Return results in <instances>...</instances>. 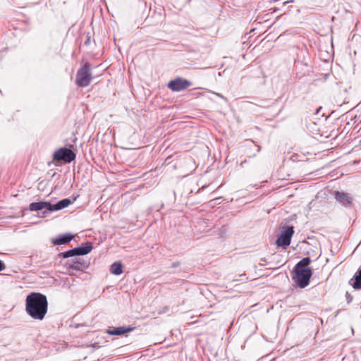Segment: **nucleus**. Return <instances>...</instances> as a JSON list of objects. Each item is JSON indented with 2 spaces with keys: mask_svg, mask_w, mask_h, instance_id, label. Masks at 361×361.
<instances>
[{
  "mask_svg": "<svg viewBox=\"0 0 361 361\" xmlns=\"http://www.w3.org/2000/svg\"><path fill=\"white\" fill-rule=\"evenodd\" d=\"M334 197L339 203L344 206L351 204L353 200L350 194L338 191L334 192Z\"/></svg>",
  "mask_w": 361,
  "mask_h": 361,
  "instance_id": "nucleus-8",
  "label": "nucleus"
},
{
  "mask_svg": "<svg viewBox=\"0 0 361 361\" xmlns=\"http://www.w3.org/2000/svg\"><path fill=\"white\" fill-rule=\"evenodd\" d=\"M256 30V28H252L251 30L252 31H255Z\"/></svg>",
  "mask_w": 361,
  "mask_h": 361,
  "instance_id": "nucleus-19",
  "label": "nucleus"
},
{
  "mask_svg": "<svg viewBox=\"0 0 361 361\" xmlns=\"http://www.w3.org/2000/svg\"><path fill=\"white\" fill-rule=\"evenodd\" d=\"M293 233L294 231L293 226L283 227L276 240V243L277 246L286 248L290 243Z\"/></svg>",
  "mask_w": 361,
  "mask_h": 361,
  "instance_id": "nucleus-4",
  "label": "nucleus"
},
{
  "mask_svg": "<svg viewBox=\"0 0 361 361\" xmlns=\"http://www.w3.org/2000/svg\"><path fill=\"white\" fill-rule=\"evenodd\" d=\"M132 330L130 328H126L124 326L116 327L114 329L106 330V333L109 335H122Z\"/></svg>",
  "mask_w": 361,
  "mask_h": 361,
  "instance_id": "nucleus-11",
  "label": "nucleus"
},
{
  "mask_svg": "<svg viewBox=\"0 0 361 361\" xmlns=\"http://www.w3.org/2000/svg\"><path fill=\"white\" fill-rule=\"evenodd\" d=\"M353 283H351L352 286L355 289H360L361 288V268L355 274L353 279H351L350 281Z\"/></svg>",
  "mask_w": 361,
  "mask_h": 361,
  "instance_id": "nucleus-12",
  "label": "nucleus"
},
{
  "mask_svg": "<svg viewBox=\"0 0 361 361\" xmlns=\"http://www.w3.org/2000/svg\"><path fill=\"white\" fill-rule=\"evenodd\" d=\"M91 71V65L85 63L78 71L76 74L75 83L81 87H87L92 80Z\"/></svg>",
  "mask_w": 361,
  "mask_h": 361,
  "instance_id": "nucleus-2",
  "label": "nucleus"
},
{
  "mask_svg": "<svg viewBox=\"0 0 361 361\" xmlns=\"http://www.w3.org/2000/svg\"><path fill=\"white\" fill-rule=\"evenodd\" d=\"M4 269H5V265H4V262L1 260H0V271H3Z\"/></svg>",
  "mask_w": 361,
  "mask_h": 361,
  "instance_id": "nucleus-18",
  "label": "nucleus"
},
{
  "mask_svg": "<svg viewBox=\"0 0 361 361\" xmlns=\"http://www.w3.org/2000/svg\"><path fill=\"white\" fill-rule=\"evenodd\" d=\"M72 203L70 199L66 198L60 200L55 204H51V209L53 211L61 210L69 206Z\"/></svg>",
  "mask_w": 361,
  "mask_h": 361,
  "instance_id": "nucleus-10",
  "label": "nucleus"
},
{
  "mask_svg": "<svg viewBox=\"0 0 361 361\" xmlns=\"http://www.w3.org/2000/svg\"><path fill=\"white\" fill-rule=\"evenodd\" d=\"M25 311L35 320L42 321L48 311L47 297L40 293H31L25 299Z\"/></svg>",
  "mask_w": 361,
  "mask_h": 361,
  "instance_id": "nucleus-1",
  "label": "nucleus"
},
{
  "mask_svg": "<svg viewBox=\"0 0 361 361\" xmlns=\"http://www.w3.org/2000/svg\"><path fill=\"white\" fill-rule=\"evenodd\" d=\"M312 275L311 269H301L295 268V276L293 279L300 288H304L309 285Z\"/></svg>",
  "mask_w": 361,
  "mask_h": 361,
  "instance_id": "nucleus-3",
  "label": "nucleus"
},
{
  "mask_svg": "<svg viewBox=\"0 0 361 361\" xmlns=\"http://www.w3.org/2000/svg\"><path fill=\"white\" fill-rule=\"evenodd\" d=\"M191 85V82L182 78H176L168 83V87L173 92H180L186 90Z\"/></svg>",
  "mask_w": 361,
  "mask_h": 361,
  "instance_id": "nucleus-6",
  "label": "nucleus"
},
{
  "mask_svg": "<svg viewBox=\"0 0 361 361\" xmlns=\"http://www.w3.org/2000/svg\"><path fill=\"white\" fill-rule=\"evenodd\" d=\"M73 238V235L71 233L60 235L51 240V243L54 245H63L69 243Z\"/></svg>",
  "mask_w": 361,
  "mask_h": 361,
  "instance_id": "nucleus-9",
  "label": "nucleus"
},
{
  "mask_svg": "<svg viewBox=\"0 0 361 361\" xmlns=\"http://www.w3.org/2000/svg\"><path fill=\"white\" fill-rule=\"evenodd\" d=\"M62 255L64 258H68V257L78 255V252H76V249L75 247L73 249H71L66 252H63Z\"/></svg>",
  "mask_w": 361,
  "mask_h": 361,
  "instance_id": "nucleus-17",
  "label": "nucleus"
},
{
  "mask_svg": "<svg viewBox=\"0 0 361 361\" xmlns=\"http://www.w3.org/2000/svg\"><path fill=\"white\" fill-rule=\"evenodd\" d=\"M78 255H85L88 254L92 250V246L90 243H88L86 246H80L75 247Z\"/></svg>",
  "mask_w": 361,
  "mask_h": 361,
  "instance_id": "nucleus-14",
  "label": "nucleus"
},
{
  "mask_svg": "<svg viewBox=\"0 0 361 361\" xmlns=\"http://www.w3.org/2000/svg\"><path fill=\"white\" fill-rule=\"evenodd\" d=\"M51 207V204L49 202H39L31 203L29 206V209L30 211H39L44 209L43 214L45 216L52 212Z\"/></svg>",
  "mask_w": 361,
  "mask_h": 361,
  "instance_id": "nucleus-7",
  "label": "nucleus"
},
{
  "mask_svg": "<svg viewBox=\"0 0 361 361\" xmlns=\"http://www.w3.org/2000/svg\"><path fill=\"white\" fill-rule=\"evenodd\" d=\"M53 157L56 161H63L66 163H70L75 160L76 155L71 149L61 147L54 152Z\"/></svg>",
  "mask_w": 361,
  "mask_h": 361,
  "instance_id": "nucleus-5",
  "label": "nucleus"
},
{
  "mask_svg": "<svg viewBox=\"0 0 361 361\" xmlns=\"http://www.w3.org/2000/svg\"><path fill=\"white\" fill-rule=\"evenodd\" d=\"M310 261L311 259L310 257H305L296 264L295 268L301 269H308L310 268L307 267V266L310 264Z\"/></svg>",
  "mask_w": 361,
  "mask_h": 361,
  "instance_id": "nucleus-15",
  "label": "nucleus"
},
{
  "mask_svg": "<svg viewBox=\"0 0 361 361\" xmlns=\"http://www.w3.org/2000/svg\"><path fill=\"white\" fill-rule=\"evenodd\" d=\"M110 272L114 275H120L123 273L122 264L121 262H114L111 264Z\"/></svg>",
  "mask_w": 361,
  "mask_h": 361,
  "instance_id": "nucleus-13",
  "label": "nucleus"
},
{
  "mask_svg": "<svg viewBox=\"0 0 361 361\" xmlns=\"http://www.w3.org/2000/svg\"><path fill=\"white\" fill-rule=\"evenodd\" d=\"M82 267V264L78 259H73V262L69 264V267L75 270H80Z\"/></svg>",
  "mask_w": 361,
  "mask_h": 361,
  "instance_id": "nucleus-16",
  "label": "nucleus"
}]
</instances>
